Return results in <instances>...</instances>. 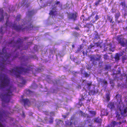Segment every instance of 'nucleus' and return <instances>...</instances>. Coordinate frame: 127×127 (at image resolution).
Masks as SVG:
<instances>
[{"label":"nucleus","instance_id":"64","mask_svg":"<svg viewBox=\"0 0 127 127\" xmlns=\"http://www.w3.org/2000/svg\"><path fill=\"white\" fill-rule=\"evenodd\" d=\"M105 127H111L110 126H106Z\"/></svg>","mask_w":127,"mask_h":127},{"label":"nucleus","instance_id":"38","mask_svg":"<svg viewBox=\"0 0 127 127\" xmlns=\"http://www.w3.org/2000/svg\"><path fill=\"white\" fill-rule=\"evenodd\" d=\"M119 55L117 54H116L115 57V58L116 60H119Z\"/></svg>","mask_w":127,"mask_h":127},{"label":"nucleus","instance_id":"56","mask_svg":"<svg viewBox=\"0 0 127 127\" xmlns=\"http://www.w3.org/2000/svg\"><path fill=\"white\" fill-rule=\"evenodd\" d=\"M81 48H82V46H80V49H78V51H80L81 50Z\"/></svg>","mask_w":127,"mask_h":127},{"label":"nucleus","instance_id":"53","mask_svg":"<svg viewBox=\"0 0 127 127\" xmlns=\"http://www.w3.org/2000/svg\"><path fill=\"white\" fill-rule=\"evenodd\" d=\"M30 3H27V4H26V7H28L30 5Z\"/></svg>","mask_w":127,"mask_h":127},{"label":"nucleus","instance_id":"36","mask_svg":"<svg viewBox=\"0 0 127 127\" xmlns=\"http://www.w3.org/2000/svg\"><path fill=\"white\" fill-rule=\"evenodd\" d=\"M108 56L107 54H105L104 55V60H107L108 58Z\"/></svg>","mask_w":127,"mask_h":127},{"label":"nucleus","instance_id":"6","mask_svg":"<svg viewBox=\"0 0 127 127\" xmlns=\"http://www.w3.org/2000/svg\"><path fill=\"white\" fill-rule=\"evenodd\" d=\"M14 38H13V39L9 42L8 43V47L16 46L17 48L18 49H20V47L23 46V39L20 38H18L17 41H15L14 40Z\"/></svg>","mask_w":127,"mask_h":127},{"label":"nucleus","instance_id":"33","mask_svg":"<svg viewBox=\"0 0 127 127\" xmlns=\"http://www.w3.org/2000/svg\"><path fill=\"white\" fill-rule=\"evenodd\" d=\"M107 20L110 22H111L112 20V18L110 16L107 15Z\"/></svg>","mask_w":127,"mask_h":127},{"label":"nucleus","instance_id":"14","mask_svg":"<svg viewBox=\"0 0 127 127\" xmlns=\"http://www.w3.org/2000/svg\"><path fill=\"white\" fill-rule=\"evenodd\" d=\"M116 98L117 100V102L120 104L122 102V95L119 94H117L116 96Z\"/></svg>","mask_w":127,"mask_h":127},{"label":"nucleus","instance_id":"17","mask_svg":"<svg viewBox=\"0 0 127 127\" xmlns=\"http://www.w3.org/2000/svg\"><path fill=\"white\" fill-rule=\"evenodd\" d=\"M80 113H81V116H82L85 117H86L87 118H90V117L89 114L87 113H84L82 111H80Z\"/></svg>","mask_w":127,"mask_h":127},{"label":"nucleus","instance_id":"46","mask_svg":"<svg viewBox=\"0 0 127 127\" xmlns=\"http://www.w3.org/2000/svg\"><path fill=\"white\" fill-rule=\"evenodd\" d=\"M4 19V16L2 14L1 17L0 18V21H1L3 20Z\"/></svg>","mask_w":127,"mask_h":127},{"label":"nucleus","instance_id":"2","mask_svg":"<svg viewBox=\"0 0 127 127\" xmlns=\"http://www.w3.org/2000/svg\"><path fill=\"white\" fill-rule=\"evenodd\" d=\"M5 48H3L2 52L0 53V71H1V73L6 71V65L10 63V58L11 57V55L7 53Z\"/></svg>","mask_w":127,"mask_h":127},{"label":"nucleus","instance_id":"43","mask_svg":"<svg viewBox=\"0 0 127 127\" xmlns=\"http://www.w3.org/2000/svg\"><path fill=\"white\" fill-rule=\"evenodd\" d=\"M110 67L109 65H106L105 67V69L106 70L108 69Z\"/></svg>","mask_w":127,"mask_h":127},{"label":"nucleus","instance_id":"10","mask_svg":"<svg viewBox=\"0 0 127 127\" xmlns=\"http://www.w3.org/2000/svg\"><path fill=\"white\" fill-rule=\"evenodd\" d=\"M21 100L23 102L25 106H29L31 105L30 101L27 98L25 99H23Z\"/></svg>","mask_w":127,"mask_h":127},{"label":"nucleus","instance_id":"28","mask_svg":"<svg viewBox=\"0 0 127 127\" xmlns=\"http://www.w3.org/2000/svg\"><path fill=\"white\" fill-rule=\"evenodd\" d=\"M73 35L76 37H77L80 36V34L79 33L76 32H74L73 33Z\"/></svg>","mask_w":127,"mask_h":127},{"label":"nucleus","instance_id":"49","mask_svg":"<svg viewBox=\"0 0 127 127\" xmlns=\"http://www.w3.org/2000/svg\"><path fill=\"white\" fill-rule=\"evenodd\" d=\"M90 49H91L94 46V45H93L92 44H91L90 45Z\"/></svg>","mask_w":127,"mask_h":127},{"label":"nucleus","instance_id":"15","mask_svg":"<svg viewBox=\"0 0 127 127\" xmlns=\"http://www.w3.org/2000/svg\"><path fill=\"white\" fill-rule=\"evenodd\" d=\"M107 107L112 109L115 107L114 103L113 102H110L107 105Z\"/></svg>","mask_w":127,"mask_h":127},{"label":"nucleus","instance_id":"7","mask_svg":"<svg viewBox=\"0 0 127 127\" xmlns=\"http://www.w3.org/2000/svg\"><path fill=\"white\" fill-rule=\"evenodd\" d=\"M101 56L100 55H97L96 56L95 55H92L90 57V60L91 61H93L92 63L93 64L96 65L97 63L95 62V61H98L101 59Z\"/></svg>","mask_w":127,"mask_h":127},{"label":"nucleus","instance_id":"54","mask_svg":"<svg viewBox=\"0 0 127 127\" xmlns=\"http://www.w3.org/2000/svg\"><path fill=\"white\" fill-rule=\"evenodd\" d=\"M77 123V122L76 121H75L74 122V125H75L76 124V123Z\"/></svg>","mask_w":127,"mask_h":127},{"label":"nucleus","instance_id":"19","mask_svg":"<svg viewBox=\"0 0 127 127\" xmlns=\"http://www.w3.org/2000/svg\"><path fill=\"white\" fill-rule=\"evenodd\" d=\"M35 13V12L33 10L30 11H28V15L29 16H31L33 15Z\"/></svg>","mask_w":127,"mask_h":127},{"label":"nucleus","instance_id":"24","mask_svg":"<svg viewBox=\"0 0 127 127\" xmlns=\"http://www.w3.org/2000/svg\"><path fill=\"white\" fill-rule=\"evenodd\" d=\"M66 125L67 126H70L71 125L73 124V122L72 121H67L66 122Z\"/></svg>","mask_w":127,"mask_h":127},{"label":"nucleus","instance_id":"16","mask_svg":"<svg viewBox=\"0 0 127 127\" xmlns=\"http://www.w3.org/2000/svg\"><path fill=\"white\" fill-rule=\"evenodd\" d=\"M56 124L60 127L62 126L64 124L63 121L60 120H56Z\"/></svg>","mask_w":127,"mask_h":127},{"label":"nucleus","instance_id":"34","mask_svg":"<svg viewBox=\"0 0 127 127\" xmlns=\"http://www.w3.org/2000/svg\"><path fill=\"white\" fill-rule=\"evenodd\" d=\"M92 25V24L90 23H88L86 24V26L88 28H90L91 27Z\"/></svg>","mask_w":127,"mask_h":127},{"label":"nucleus","instance_id":"20","mask_svg":"<svg viewBox=\"0 0 127 127\" xmlns=\"http://www.w3.org/2000/svg\"><path fill=\"white\" fill-rule=\"evenodd\" d=\"M88 112L92 117L94 116L96 114V112L95 111L90 110Z\"/></svg>","mask_w":127,"mask_h":127},{"label":"nucleus","instance_id":"4","mask_svg":"<svg viewBox=\"0 0 127 127\" xmlns=\"http://www.w3.org/2000/svg\"><path fill=\"white\" fill-rule=\"evenodd\" d=\"M22 21L23 24L22 23L21 25L18 26L15 24H13L12 26V28L14 30L17 32L24 31L25 30H33V26L31 23H30L28 26L24 27V26L25 25V22L23 20H22Z\"/></svg>","mask_w":127,"mask_h":127},{"label":"nucleus","instance_id":"27","mask_svg":"<svg viewBox=\"0 0 127 127\" xmlns=\"http://www.w3.org/2000/svg\"><path fill=\"white\" fill-rule=\"evenodd\" d=\"M102 0H97L95 3V4L96 6L99 4L102 1Z\"/></svg>","mask_w":127,"mask_h":127},{"label":"nucleus","instance_id":"48","mask_svg":"<svg viewBox=\"0 0 127 127\" xmlns=\"http://www.w3.org/2000/svg\"><path fill=\"white\" fill-rule=\"evenodd\" d=\"M85 123H86V122H87L88 123H90L91 122V119H88L87 120H86L85 121Z\"/></svg>","mask_w":127,"mask_h":127},{"label":"nucleus","instance_id":"9","mask_svg":"<svg viewBox=\"0 0 127 127\" xmlns=\"http://www.w3.org/2000/svg\"><path fill=\"white\" fill-rule=\"evenodd\" d=\"M112 44L111 43H110L107 45L108 47H106V46L105 45L104 48V51H106L109 49V51L113 52L114 50V48L112 47Z\"/></svg>","mask_w":127,"mask_h":127},{"label":"nucleus","instance_id":"11","mask_svg":"<svg viewBox=\"0 0 127 127\" xmlns=\"http://www.w3.org/2000/svg\"><path fill=\"white\" fill-rule=\"evenodd\" d=\"M77 13H72L69 15V18L70 19H73L74 21L76 20L77 17Z\"/></svg>","mask_w":127,"mask_h":127},{"label":"nucleus","instance_id":"41","mask_svg":"<svg viewBox=\"0 0 127 127\" xmlns=\"http://www.w3.org/2000/svg\"><path fill=\"white\" fill-rule=\"evenodd\" d=\"M84 75L85 77H88L89 76L87 72H85L84 73Z\"/></svg>","mask_w":127,"mask_h":127},{"label":"nucleus","instance_id":"42","mask_svg":"<svg viewBox=\"0 0 127 127\" xmlns=\"http://www.w3.org/2000/svg\"><path fill=\"white\" fill-rule=\"evenodd\" d=\"M104 79H100L99 80V83L102 84L103 81Z\"/></svg>","mask_w":127,"mask_h":127},{"label":"nucleus","instance_id":"21","mask_svg":"<svg viewBox=\"0 0 127 127\" xmlns=\"http://www.w3.org/2000/svg\"><path fill=\"white\" fill-rule=\"evenodd\" d=\"M95 122L96 123H101V122L102 119L99 117H97L94 119Z\"/></svg>","mask_w":127,"mask_h":127},{"label":"nucleus","instance_id":"26","mask_svg":"<svg viewBox=\"0 0 127 127\" xmlns=\"http://www.w3.org/2000/svg\"><path fill=\"white\" fill-rule=\"evenodd\" d=\"M120 4V5H121L124 8L126 4L125 0H124V1L121 2Z\"/></svg>","mask_w":127,"mask_h":127},{"label":"nucleus","instance_id":"29","mask_svg":"<svg viewBox=\"0 0 127 127\" xmlns=\"http://www.w3.org/2000/svg\"><path fill=\"white\" fill-rule=\"evenodd\" d=\"M120 16V14L119 13H117L115 15V18L116 20H117Z\"/></svg>","mask_w":127,"mask_h":127},{"label":"nucleus","instance_id":"37","mask_svg":"<svg viewBox=\"0 0 127 127\" xmlns=\"http://www.w3.org/2000/svg\"><path fill=\"white\" fill-rule=\"evenodd\" d=\"M116 115H116V116L117 117V119L118 120L120 119L121 118V117H120V115L119 114H118V112H117Z\"/></svg>","mask_w":127,"mask_h":127},{"label":"nucleus","instance_id":"5","mask_svg":"<svg viewBox=\"0 0 127 127\" xmlns=\"http://www.w3.org/2000/svg\"><path fill=\"white\" fill-rule=\"evenodd\" d=\"M0 86L1 88H3L9 85L10 80L7 76L4 74H0Z\"/></svg>","mask_w":127,"mask_h":127},{"label":"nucleus","instance_id":"18","mask_svg":"<svg viewBox=\"0 0 127 127\" xmlns=\"http://www.w3.org/2000/svg\"><path fill=\"white\" fill-rule=\"evenodd\" d=\"M92 85V82H90L89 83H87L86 84H85V86H86L87 89L88 90H90L91 87Z\"/></svg>","mask_w":127,"mask_h":127},{"label":"nucleus","instance_id":"12","mask_svg":"<svg viewBox=\"0 0 127 127\" xmlns=\"http://www.w3.org/2000/svg\"><path fill=\"white\" fill-rule=\"evenodd\" d=\"M90 90L89 94L92 95H94L96 94L98 91V89H95V87H94V88L93 90Z\"/></svg>","mask_w":127,"mask_h":127},{"label":"nucleus","instance_id":"8","mask_svg":"<svg viewBox=\"0 0 127 127\" xmlns=\"http://www.w3.org/2000/svg\"><path fill=\"white\" fill-rule=\"evenodd\" d=\"M119 109L121 112V114L122 116L124 117L127 116V108L126 107H125L124 106L123 107V108L121 109L120 107Z\"/></svg>","mask_w":127,"mask_h":127},{"label":"nucleus","instance_id":"13","mask_svg":"<svg viewBox=\"0 0 127 127\" xmlns=\"http://www.w3.org/2000/svg\"><path fill=\"white\" fill-rule=\"evenodd\" d=\"M118 40L119 43L123 47L126 46V44L124 42L123 39L120 37H118Z\"/></svg>","mask_w":127,"mask_h":127},{"label":"nucleus","instance_id":"25","mask_svg":"<svg viewBox=\"0 0 127 127\" xmlns=\"http://www.w3.org/2000/svg\"><path fill=\"white\" fill-rule=\"evenodd\" d=\"M95 33L94 38L96 39H98L99 38V36L98 34V32L96 31H95Z\"/></svg>","mask_w":127,"mask_h":127},{"label":"nucleus","instance_id":"55","mask_svg":"<svg viewBox=\"0 0 127 127\" xmlns=\"http://www.w3.org/2000/svg\"><path fill=\"white\" fill-rule=\"evenodd\" d=\"M27 47L26 48H24V47L23 48H22V49H24V50H26V48H27Z\"/></svg>","mask_w":127,"mask_h":127},{"label":"nucleus","instance_id":"30","mask_svg":"<svg viewBox=\"0 0 127 127\" xmlns=\"http://www.w3.org/2000/svg\"><path fill=\"white\" fill-rule=\"evenodd\" d=\"M11 23L10 22H9L8 20L6 21L5 24L7 26H10L11 25Z\"/></svg>","mask_w":127,"mask_h":127},{"label":"nucleus","instance_id":"31","mask_svg":"<svg viewBox=\"0 0 127 127\" xmlns=\"http://www.w3.org/2000/svg\"><path fill=\"white\" fill-rule=\"evenodd\" d=\"M53 122V118L51 117L50 118L49 120V122L50 124H52Z\"/></svg>","mask_w":127,"mask_h":127},{"label":"nucleus","instance_id":"61","mask_svg":"<svg viewBox=\"0 0 127 127\" xmlns=\"http://www.w3.org/2000/svg\"><path fill=\"white\" fill-rule=\"evenodd\" d=\"M16 47V48H15V49H16V50H16V49H17V47L16 46H14V47Z\"/></svg>","mask_w":127,"mask_h":127},{"label":"nucleus","instance_id":"57","mask_svg":"<svg viewBox=\"0 0 127 127\" xmlns=\"http://www.w3.org/2000/svg\"><path fill=\"white\" fill-rule=\"evenodd\" d=\"M82 53L83 54V55H85V52L84 51H83Z\"/></svg>","mask_w":127,"mask_h":127},{"label":"nucleus","instance_id":"35","mask_svg":"<svg viewBox=\"0 0 127 127\" xmlns=\"http://www.w3.org/2000/svg\"><path fill=\"white\" fill-rule=\"evenodd\" d=\"M95 18V20L93 21V23H94L95 21H97L99 19V17L98 15H96Z\"/></svg>","mask_w":127,"mask_h":127},{"label":"nucleus","instance_id":"45","mask_svg":"<svg viewBox=\"0 0 127 127\" xmlns=\"http://www.w3.org/2000/svg\"><path fill=\"white\" fill-rule=\"evenodd\" d=\"M102 84H104V85H107V82L105 80V79H104L103 83H102Z\"/></svg>","mask_w":127,"mask_h":127},{"label":"nucleus","instance_id":"44","mask_svg":"<svg viewBox=\"0 0 127 127\" xmlns=\"http://www.w3.org/2000/svg\"><path fill=\"white\" fill-rule=\"evenodd\" d=\"M26 94H30L31 93H32V92L31 91H30L28 89L27 90V91H26Z\"/></svg>","mask_w":127,"mask_h":127},{"label":"nucleus","instance_id":"58","mask_svg":"<svg viewBox=\"0 0 127 127\" xmlns=\"http://www.w3.org/2000/svg\"><path fill=\"white\" fill-rule=\"evenodd\" d=\"M110 22V23H112V24H113V23H115L114 22V21H112Z\"/></svg>","mask_w":127,"mask_h":127},{"label":"nucleus","instance_id":"23","mask_svg":"<svg viewBox=\"0 0 127 127\" xmlns=\"http://www.w3.org/2000/svg\"><path fill=\"white\" fill-rule=\"evenodd\" d=\"M90 18L91 16H89L87 18H84L83 20V22L84 23H86V21H90Z\"/></svg>","mask_w":127,"mask_h":127},{"label":"nucleus","instance_id":"3","mask_svg":"<svg viewBox=\"0 0 127 127\" xmlns=\"http://www.w3.org/2000/svg\"><path fill=\"white\" fill-rule=\"evenodd\" d=\"M16 90L15 88L12 85L9 86L8 89L6 90V92L5 93L4 91H1L0 93V98L2 101V106H5L4 104L5 103H8L11 99L12 92Z\"/></svg>","mask_w":127,"mask_h":127},{"label":"nucleus","instance_id":"51","mask_svg":"<svg viewBox=\"0 0 127 127\" xmlns=\"http://www.w3.org/2000/svg\"><path fill=\"white\" fill-rule=\"evenodd\" d=\"M60 3V1H57L55 3V4L56 5L59 4Z\"/></svg>","mask_w":127,"mask_h":127},{"label":"nucleus","instance_id":"40","mask_svg":"<svg viewBox=\"0 0 127 127\" xmlns=\"http://www.w3.org/2000/svg\"><path fill=\"white\" fill-rule=\"evenodd\" d=\"M21 16L20 15H17L16 18L17 20H19L20 19Z\"/></svg>","mask_w":127,"mask_h":127},{"label":"nucleus","instance_id":"32","mask_svg":"<svg viewBox=\"0 0 127 127\" xmlns=\"http://www.w3.org/2000/svg\"><path fill=\"white\" fill-rule=\"evenodd\" d=\"M118 123V122L115 121H113L111 123V124H113V127H114L115 125H117Z\"/></svg>","mask_w":127,"mask_h":127},{"label":"nucleus","instance_id":"63","mask_svg":"<svg viewBox=\"0 0 127 127\" xmlns=\"http://www.w3.org/2000/svg\"><path fill=\"white\" fill-rule=\"evenodd\" d=\"M0 33H1V34H3L2 33V31H1Z\"/></svg>","mask_w":127,"mask_h":127},{"label":"nucleus","instance_id":"59","mask_svg":"<svg viewBox=\"0 0 127 127\" xmlns=\"http://www.w3.org/2000/svg\"><path fill=\"white\" fill-rule=\"evenodd\" d=\"M121 124V122H119L118 123V124H119V125H120Z\"/></svg>","mask_w":127,"mask_h":127},{"label":"nucleus","instance_id":"62","mask_svg":"<svg viewBox=\"0 0 127 127\" xmlns=\"http://www.w3.org/2000/svg\"><path fill=\"white\" fill-rule=\"evenodd\" d=\"M100 44H97V46H99Z\"/></svg>","mask_w":127,"mask_h":127},{"label":"nucleus","instance_id":"50","mask_svg":"<svg viewBox=\"0 0 127 127\" xmlns=\"http://www.w3.org/2000/svg\"><path fill=\"white\" fill-rule=\"evenodd\" d=\"M95 13H96V12L95 11H94L93 12H92V14L91 15V16L94 15L95 14Z\"/></svg>","mask_w":127,"mask_h":127},{"label":"nucleus","instance_id":"39","mask_svg":"<svg viewBox=\"0 0 127 127\" xmlns=\"http://www.w3.org/2000/svg\"><path fill=\"white\" fill-rule=\"evenodd\" d=\"M106 98L107 100L108 101L110 100V97L109 96V94H107L106 95Z\"/></svg>","mask_w":127,"mask_h":127},{"label":"nucleus","instance_id":"60","mask_svg":"<svg viewBox=\"0 0 127 127\" xmlns=\"http://www.w3.org/2000/svg\"><path fill=\"white\" fill-rule=\"evenodd\" d=\"M74 119V117H72L71 118V120H72Z\"/></svg>","mask_w":127,"mask_h":127},{"label":"nucleus","instance_id":"22","mask_svg":"<svg viewBox=\"0 0 127 127\" xmlns=\"http://www.w3.org/2000/svg\"><path fill=\"white\" fill-rule=\"evenodd\" d=\"M57 11L55 10H51L50 11V12L49 13V14L51 15H56L57 14L56 13Z\"/></svg>","mask_w":127,"mask_h":127},{"label":"nucleus","instance_id":"47","mask_svg":"<svg viewBox=\"0 0 127 127\" xmlns=\"http://www.w3.org/2000/svg\"><path fill=\"white\" fill-rule=\"evenodd\" d=\"M122 60L123 61H124L126 60L127 59L125 57V56H124L122 57Z\"/></svg>","mask_w":127,"mask_h":127},{"label":"nucleus","instance_id":"52","mask_svg":"<svg viewBox=\"0 0 127 127\" xmlns=\"http://www.w3.org/2000/svg\"><path fill=\"white\" fill-rule=\"evenodd\" d=\"M74 29H75L76 30H79V28L78 27H75L74 28Z\"/></svg>","mask_w":127,"mask_h":127},{"label":"nucleus","instance_id":"1","mask_svg":"<svg viewBox=\"0 0 127 127\" xmlns=\"http://www.w3.org/2000/svg\"><path fill=\"white\" fill-rule=\"evenodd\" d=\"M20 66H17L9 70L10 74L11 75L14 74L16 78H18L22 80V83L24 84L26 83V81L23 79V77L21 76V75L27 74L30 71H31L33 73V69L30 65H28L26 63H22Z\"/></svg>","mask_w":127,"mask_h":127}]
</instances>
